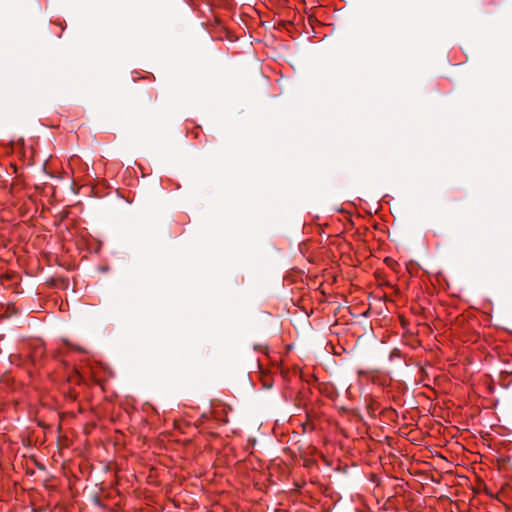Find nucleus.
I'll return each mask as SVG.
<instances>
[{
	"label": "nucleus",
	"mask_w": 512,
	"mask_h": 512,
	"mask_svg": "<svg viewBox=\"0 0 512 512\" xmlns=\"http://www.w3.org/2000/svg\"><path fill=\"white\" fill-rule=\"evenodd\" d=\"M358 336V341L362 336H368L369 339H372L373 336V328L369 321L364 319L360 322L354 321V336Z\"/></svg>",
	"instance_id": "1"
},
{
	"label": "nucleus",
	"mask_w": 512,
	"mask_h": 512,
	"mask_svg": "<svg viewBox=\"0 0 512 512\" xmlns=\"http://www.w3.org/2000/svg\"><path fill=\"white\" fill-rule=\"evenodd\" d=\"M353 253H356L357 256L359 255L360 257H368L370 254V251L366 250V247H365V243L364 241L362 242H358L357 244V251L356 250H353Z\"/></svg>",
	"instance_id": "2"
},
{
	"label": "nucleus",
	"mask_w": 512,
	"mask_h": 512,
	"mask_svg": "<svg viewBox=\"0 0 512 512\" xmlns=\"http://www.w3.org/2000/svg\"><path fill=\"white\" fill-rule=\"evenodd\" d=\"M368 231H369V229H368V228H366V227H364V228H362V227H361V228H358V229H357V231H356V233H354V242H356V241H357V242H362V241H364V242H365V240H364L362 237H363V236L365 235V233H366V232H368Z\"/></svg>",
	"instance_id": "3"
},
{
	"label": "nucleus",
	"mask_w": 512,
	"mask_h": 512,
	"mask_svg": "<svg viewBox=\"0 0 512 512\" xmlns=\"http://www.w3.org/2000/svg\"><path fill=\"white\" fill-rule=\"evenodd\" d=\"M384 262L387 264V266H389L393 270H396V268L398 266V262L395 260V258L386 257L384 259Z\"/></svg>",
	"instance_id": "4"
},
{
	"label": "nucleus",
	"mask_w": 512,
	"mask_h": 512,
	"mask_svg": "<svg viewBox=\"0 0 512 512\" xmlns=\"http://www.w3.org/2000/svg\"><path fill=\"white\" fill-rule=\"evenodd\" d=\"M339 56H340V49H339V46H338V45H336V46H335V57H336V58H339Z\"/></svg>",
	"instance_id": "5"
},
{
	"label": "nucleus",
	"mask_w": 512,
	"mask_h": 512,
	"mask_svg": "<svg viewBox=\"0 0 512 512\" xmlns=\"http://www.w3.org/2000/svg\"><path fill=\"white\" fill-rule=\"evenodd\" d=\"M94 501H95V503H96L97 505H100V500H99V498H97V497H96Z\"/></svg>",
	"instance_id": "6"
},
{
	"label": "nucleus",
	"mask_w": 512,
	"mask_h": 512,
	"mask_svg": "<svg viewBox=\"0 0 512 512\" xmlns=\"http://www.w3.org/2000/svg\"><path fill=\"white\" fill-rule=\"evenodd\" d=\"M366 314H367V312H361V313H360V315H361L362 317H365V316H366Z\"/></svg>",
	"instance_id": "7"
},
{
	"label": "nucleus",
	"mask_w": 512,
	"mask_h": 512,
	"mask_svg": "<svg viewBox=\"0 0 512 512\" xmlns=\"http://www.w3.org/2000/svg\"><path fill=\"white\" fill-rule=\"evenodd\" d=\"M341 349H342L344 352H346V351H347V350H346V347H344V346H341Z\"/></svg>",
	"instance_id": "8"
}]
</instances>
